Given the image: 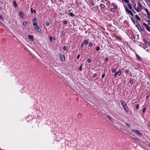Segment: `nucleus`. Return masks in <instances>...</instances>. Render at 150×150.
I'll return each instance as SVG.
<instances>
[{"label":"nucleus","mask_w":150,"mask_h":150,"mask_svg":"<svg viewBox=\"0 0 150 150\" xmlns=\"http://www.w3.org/2000/svg\"><path fill=\"white\" fill-rule=\"evenodd\" d=\"M149 7L150 8V4H149Z\"/></svg>","instance_id":"bf43d9fd"},{"label":"nucleus","mask_w":150,"mask_h":150,"mask_svg":"<svg viewBox=\"0 0 150 150\" xmlns=\"http://www.w3.org/2000/svg\"><path fill=\"white\" fill-rule=\"evenodd\" d=\"M116 73L117 74V75H118L119 76H120L121 74V71L120 70H119L118 72H116Z\"/></svg>","instance_id":"4468645a"},{"label":"nucleus","mask_w":150,"mask_h":150,"mask_svg":"<svg viewBox=\"0 0 150 150\" xmlns=\"http://www.w3.org/2000/svg\"><path fill=\"white\" fill-rule=\"evenodd\" d=\"M63 23L64 24H67V22L66 21H64L63 22Z\"/></svg>","instance_id":"ea45409f"},{"label":"nucleus","mask_w":150,"mask_h":150,"mask_svg":"<svg viewBox=\"0 0 150 150\" xmlns=\"http://www.w3.org/2000/svg\"><path fill=\"white\" fill-rule=\"evenodd\" d=\"M145 110H146V108H143V109L142 111V112L143 113L144 112H145Z\"/></svg>","instance_id":"f704fd0d"},{"label":"nucleus","mask_w":150,"mask_h":150,"mask_svg":"<svg viewBox=\"0 0 150 150\" xmlns=\"http://www.w3.org/2000/svg\"><path fill=\"white\" fill-rule=\"evenodd\" d=\"M96 75V74H93V76L94 78H95Z\"/></svg>","instance_id":"49530a36"},{"label":"nucleus","mask_w":150,"mask_h":150,"mask_svg":"<svg viewBox=\"0 0 150 150\" xmlns=\"http://www.w3.org/2000/svg\"><path fill=\"white\" fill-rule=\"evenodd\" d=\"M33 25L34 27V28L37 30V31L40 32L41 30L39 26H38L37 23L36 22L34 21V23L33 24Z\"/></svg>","instance_id":"f257e3e1"},{"label":"nucleus","mask_w":150,"mask_h":150,"mask_svg":"<svg viewBox=\"0 0 150 150\" xmlns=\"http://www.w3.org/2000/svg\"><path fill=\"white\" fill-rule=\"evenodd\" d=\"M19 16L21 17H22L23 16V12H22V11H20L19 12Z\"/></svg>","instance_id":"f3484780"},{"label":"nucleus","mask_w":150,"mask_h":150,"mask_svg":"<svg viewBox=\"0 0 150 150\" xmlns=\"http://www.w3.org/2000/svg\"><path fill=\"white\" fill-rule=\"evenodd\" d=\"M105 76V74L104 73L102 74V78H103Z\"/></svg>","instance_id":"09e8293b"},{"label":"nucleus","mask_w":150,"mask_h":150,"mask_svg":"<svg viewBox=\"0 0 150 150\" xmlns=\"http://www.w3.org/2000/svg\"><path fill=\"white\" fill-rule=\"evenodd\" d=\"M108 58L106 57L105 58V61H108Z\"/></svg>","instance_id":"603ef678"},{"label":"nucleus","mask_w":150,"mask_h":150,"mask_svg":"<svg viewBox=\"0 0 150 150\" xmlns=\"http://www.w3.org/2000/svg\"><path fill=\"white\" fill-rule=\"evenodd\" d=\"M121 104L123 108H124L125 107H127L126 105L125 101H124L123 102H122L121 103Z\"/></svg>","instance_id":"6e6552de"},{"label":"nucleus","mask_w":150,"mask_h":150,"mask_svg":"<svg viewBox=\"0 0 150 150\" xmlns=\"http://www.w3.org/2000/svg\"><path fill=\"white\" fill-rule=\"evenodd\" d=\"M133 7L135 9L136 11L137 12H139L141 11V10H140L138 7H136V5H134L133 6Z\"/></svg>","instance_id":"39448f33"},{"label":"nucleus","mask_w":150,"mask_h":150,"mask_svg":"<svg viewBox=\"0 0 150 150\" xmlns=\"http://www.w3.org/2000/svg\"><path fill=\"white\" fill-rule=\"evenodd\" d=\"M27 23L26 21H24L23 22V24L25 26H26L27 25Z\"/></svg>","instance_id":"4be33fe9"},{"label":"nucleus","mask_w":150,"mask_h":150,"mask_svg":"<svg viewBox=\"0 0 150 150\" xmlns=\"http://www.w3.org/2000/svg\"><path fill=\"white\" fill-rule=\"evenodd\" d=\"M92 45V43L90 42L88 44V46L89 47H91Z\"/></svg>","instance_id":"c9c22d12"},{"label":"nucleus","mask_w":150,"mask_h":150,"mask_svg":"<svg viewBox=\"0 0 150 150\" xmlns=\"http://www.w3.org/2000/svg\"><path fill=\"white\" fill-rule=\"evenodd\" d=\"M30 10H31V13H33V9L32 8H30Z\"/></svg>","instance_id":"79ce46f5"},{"label":"nucleus","mask_w":150,"mask_h":150,"mask_svg":"<svg viewBox=\"0 0 150 150\" xmlns=\"http://www.w3.org/2000/svg\"><path fill=\"white\" fill-rule=\"evenodd\" d=\"M83 44H82L81 45V47H82V46H83Z\"/></svg>","instance_id":"052dcab7"},{"label":"nucleus","mask_w":150,"mask_h":150,"mask_svg":"<svg viewBox=\"0 0 150 150\" xmlns=\"http://www.w3.org/2000/svg\"><path fill=\"white\" fill-rule=\"evenodd\" d=\"M129 71L128 70H125V73L126 74V76H127V74L128 73Z\"/></svg>","instance_id":"cd10ccee"},{"label":"nucleus","mask_w":150,"mask_h":150,"mask_svg":"<svg viewBox=\"0 0 150 150\" xmlns=\"http://www.w3.org/2000/svg\"><path fill=\"white\" fill-rule=\"evenodd\" d=\"M116 70L115 69H112V71L113 73H115L116 71Z\"/></svg>","instance_id":"bb28decb"},{"label":"nucleus","mask_w":150,"mask_h":150,"mask_svg":"<svg viewBox=\"0 0 150 150\" xmlns=\"http://www.w3.org/2000/svg\"><path fill=\"white\" fill-rule=\"evenodd\" d=\"M123 1L126 3H128L129 2V1L128 0H123Z\"/></svg>","instance_id":"c85d7f7f"},{"label":"nucleus","mask_w":150,"mask_h":150,"mask_svg":"<svg viewBox=\"0 0 150 150\" xmlns=\"http://www.w3.org/2000/svg\"><path fill=\"white\" fill-rule=\"evenodd\" d=\"M37 20V19L36 18H35L33 19V20L34 21H36V20Z\"/></svg>","instance_id":"6e6d98bb"},{"label":"nucleus","mask_w":150,"mask_h":150,"mask_svg":"<svg viewBox=\"0 0 150 150\" xmlns=\"http://www.w3.org/2000/svg\"><path fill=\"white\" fill-rule=\"evenodd\" d=\"M100 50V48L99 47H97L96 48V51H98Z\"/></svg>","instance_id":"a878e982"},{"label":"nucleus","mask_w":150,"mask_h":150,"mask_svg":"<svg viewBox=\"0 0 150 150\" xmlns=\"http://www.w3.org/2000/svg\"><path fill=\"white\" fill-rule=\"evenodd\" d=\"M81 68H82V66H81V65L80 67L79 68V69L80 70H81Z\"/></svg>","instance_id":"c03bdc74"},{"label":"nucleus","mask_w":150,"mask_h":150,"mask_svg":"<svg viewBox=\"0 0 150 150\" xmlns=\"http://www.w3.org/2000/svg\"><path fill=\"white\" fill-rule=\"evenodd\" d=\"M136 27L137 28H138V29L139 31H142V28H141L140 26L139 25H136Z\"/></svg>","instance_id":"1a4fd4ad"},{"label":"nucleus","mask_w":150,"mask_h":150,"mask_svg":"<svg viewBox=\"0 0 150 150\" xmlns=\"http://www.w3.org/2000/svg\"><path fill=\"white\" fill-rule=\"evenodd\" d=\"M132 11L134 13H136V12L134 11V10H132Z\"/></svg>","instance_id":"5fc2aeb1"},{"label":"nucleus","mask_w":150,"mask_h":150,"mask_svg":"<svg viewBox=\"0 0 150 150\" xmlns=\"http://www.w3.org/2000/svg\"><path fill=\"white\" fill-rule=\"evenodd\" d=\"M135 18L138 21H140L141 19L138 16V15H135Z\"/></svg>","instance_id":"9b49d317"},{"label":"nucleus","mask_w":150,"mask_h":150,"mask_svg":"<svg viewBox=\"0 0 150 150\" xmlns=\"http://www.w3.org/2000/svg\"><path fill=\"white\" fill-rule=\"evenodd\" d=\"M52 40H55V38L54 37H53L52 38Z\"/></svg>","instance_id":"3c124183"},{"label":"nucleus","mask_w":150,"mask_h":150,"mask_svg":"<svg viewBox=\"0 0 150 150\" xmlns=\"http://www.w3.org/2000/svg\"><path fill=\"white\" fill-rule=\"evenodd\" d=\"M0 18L2 20H3V18L2 16L1 15L0 16Z\"/></svg>","instance_id":"4c0bfd02"},{"label":"nucleus","mask_w":150,"mask_h":150,"mask_svg":"<svg viewBox=\"0 0 150 150\" xmlns=\"http://www.w3.org/2000/svg\"><path fill=\"white\" fill-rule=\"evenodd\" d=\"M13 4L14 6L16 7H16L18 8L17 4L15 1H13Z\"/></svg>","instance_id":"f8f14e48"},{"label":"nucleus","mask_w":150,"mask_h":150,"mask_svg":"<svg viewBox=\"0 0 150 150\" xmlns=\"http://www.w3.org/2000/svg\"><path fill=\"white\" fill-rule=\"evenodd\" d=\"M63 49L64 50H67V47L66 46H64L63 47Z\"/></svg>","instance_id":"6ab92c4d"},{"label":"nucleus","mask_w":150,"mask_h":150,"mask_svg":"<svg viewBox=\"0 0 150 150\" xmlns=\"http://www.w3.org/2000/svg\"><path fill=\"white\" fill-rule=\"evenodd\" d=\"M148 22L150 23V20H149V21H148Z\"/></svg>","instance_id":"e2e57ef3"},{"label":"nucleus","mask_w":150,"mask_h":150,"mask_svg":"<svg viewBox=\"0 0 150 150\" xmlns=\"http://www.w3.org/2000/svg\"><path fill=\"white\" fill-rule=\"evenodd\" d=\"M100 7L102 8H103L105 7V6L103 4H101L100 5Z\"/></svg>","instance_id":"aec40b11"},{"label":"nucleus","mask_w":150,"mask_h":150,"mask_svg":"<svg viewBox=\"0 0 150 150\" xmlns=\"http://www.w3.org/2000/svg\"><path fill=\"white\" fill-rule=\"evenodd\" d=\"M88 43V41L87 40H85L83 41V43L85 45H86Z\"/></svg>","instance_id":"412c9836"},{"label":"nucleus","mask_w":150,"mask_h":150,"mask_svg":"<svg viewBox=\"0 0 150 150\" xmlns=\"http://www.w3.org/2000/svg\"><path fill=\"white\" fill-rule=\"evenodd\" d=\"M33 12L34 13H35L36 12V11L35 10H34V11H33Z\"/></svg>","instance_id":"4d7b16f0"},{"label":"nucleus","mask_w":150,"mask_h":150,"mask_svg":"<svg viewBox=\"0 0 150 150\" xmlns=\"http://www.w3.org/2000/svg\"><path fill=\"white\" fill-rule=\"evenodd\" d=\"M1 23V22L0 21V23Z\"/></svg>","instance_id":"0e129e2a"},{"label":"nucleus","mask_w":150,"mask_h":150,"mask_svg":"<svg viewBox=\"0 0 150 150\" xmlns=\"http://www.w3.org/2000/svg\"><path fill=\"white\" fill-rule=\"evenodd\" d=\"M149 146L150 147V144H149Z\"/></svg>","instance_id":"680f3d73"},{"label":"nucleus","mask_w":150,"mask_h":150,"mask_svg":"<svg viewBox=\"0 0 150 150\" xmlns=\"http://www.w3.org/2000/svg\"><path fill=\"white\" fill-rule=\"evenodd\" d=\"M133 83V80H130L129 81V83H130V84H132V83Z\"/></svg>","instance_id":"e433bc0d"},{"label":"nucleus","mask_w":150,"mask_h":150,"mask_svg":"<svg viewBox=\"0 0 150 150\" xmlns=\"http://www.w3.org/2000/svg\"><path fill=\"white\" fill-rule=\"evenodd\" d=\"M137 3L138 5V6H137L141 10V9H143V8L141 4L139 1H137Z\"/></svg>","instance_id":"0eeeda50"},{"label":"nucleus","mask_w":150,"mask_h":150,"mask_svg":"<svg viewBox=\"0 0 150 150\" xmlns=\"http://www.w3.org/2000/svg\"><path fill=\"white\" fill-rule=\"evenodd\" d=\"M45 24H46V25L47 26H48L49 25V23L48 22H47V21L46 22Z\"/></svg>","instance_id":"c756f323"},{"label":"nucleus","mask_w":150,"mask_h":150,"mask_svg":"<svg viewBox=\"0 0 150 150\" xmlns=\"http://www.w3.org/2000/svg\"><path fill=\"white\" fill-rule=\"evenodd\" d=\"M132 131L134 132L138 136L141 137H142V134L138 130H132Z\"/></svg>","instance_id":"f03ea898"},{"label":"nucleus","mask_w":150,"mask_h":150,"mask_svg":"<svg viewBox=\"0 0 150 150\" xmlns=\"http://www.w3.org/2000/svg\"><path fill=\"white\" fill-rule=\"evenodd\" d=\"M125 110L126 111V112H129V109H128V107L127 106L126 107H125L124 108Z\"/></svg>","instance_id":"dca6fc26"},{"label":"nucleus","mask_w":150,"mask_h":150,"mask_svg":"<svg viewBox=\"0 0 150 150\" xmlns=\"http://www.w3.org/2000/svg\"><path fill=\"white\" fill-rule=\"evenodd\" d=\"M114 7L115 8V9H117V6L116 5H115V4H114Z\"/></svg>","instance_id":"58836bf2"},{"label":"nucleus","mask_w":150,"mask_h":150,"mask_svg":"<svg viewBox=\"0 0 150 150\" xmlns=\"http://www.w3.org/2000/svg\"><path fill=\"white\" fill-rule=\"evenodd\" d=\"M147 150H149V149H147Z\"/></svg>","instance_id":"69168bd1"},{"label":"nucleus","mask_w":150,"mask_h":150,"mask_svg":"<svg viewBox=\"0 0 150 150\" xmlns=\"http://www.w3.org/2000/svg\"><path fill=\"white\" fill-rule=\"evenodd\" d=\"M144 42L146 45H147V44H148V42L146 40Z\"/></svg>","instance_id":"a19ab883"},{"label":"nucleus","mask_w":150,"mask_h":150,"mask_svg":"<svg viewBox=\"0 0 150 150\" xmlns=\"http://www.w3.org/2000/svg\"><path fill=\"white\" fill-rule=\"evenodd\" d=\"M144 9L145 10V11H146V12L147 13V14L148 13H149V12H150L146 8H145Z\"/></svg>","instance_id":"b1692460"},{"label":"nucleus","mask_w":150,"mask_h":150,"mask_svg":"<svg viewBox=\"0 0 150 150\" xmlns=\"http://www.w3.org/2000/svg\"><path fill=\"white\" fill-rule=\"evenodd\" d=\"M52 37H51V36H50V42H51L52 41Z\"/></svg>","instance_id":"8fccbe9b"},{"label":"nucleus","mask_w":150,"mask_h":150,"mask_svg":"<svg viewBox=\"0 0 150 150\" xmlns=\"http://www.w3.org/2000/svg\"><path fill=\"white\" fill-rule=\"evenodd\" d=\"M143 25L145 26L146 30L150 32V27L146 25L145 23H143L142 24Z\"/></svg>","instance_id":"7ed1b4c3"},{"label":"nucleus","mask_w":150,"mask_h":150,"mask_svg":"<svg viewBox=\"0 0 150 150\" xmlns=\"http://www.w3.org/2000/svg\"><path fill=\"white\" fill-rule=\"evenodd\" d=\"M60 57L61 60L62 62H64L65 60V58L64 55L60 54Z\"/></svg>","instance_id":"423d86ee"},{"label":"nucleus","mask_w":150,"mask_h":150,"mask_svg":"<svg viewBox=\"0 0 150 150\" xmlns=\"http://www.w3.org/2000/svg\"><path fill=\"white\" fill-rule=\"evenodd\" d=\"M91 59H88V60H87V62H88V63H90L91 62Z\"/></svg>","instance_id":"72a5a7b5"},{"label":"nucleus","mask_w":150,"mask_h":150,"mask_svg":"<svg viewBox=\"0 0 150 150\" xmlns=\"http://www.w3.org/2000/svg\"><path fill=\"white\" fill-rule=\"evenodd\" d=\"M113 124H115L116 123V121L114 119L112 122Z\"/></svg>","instance_id":"473e14b6"},{"label":"nucleus","mask_w":150,"mask_h":150,"mask_svg":"<svg viewBox=\"0 0 150 150\" xmlns=\"http://www.w3.org/2000/svg\"><path fill=\"white\" fill-rule=\"evenodd\" d=\"M148 15V18L150 19V13L149 12L147 14Z\"/></svg>","instance_id":"5701e85b"},{"label":"nucleus","mask_w":150,"mask_h":150,"mask_svg":"<svg viewBox=\"0 0 150 150\" xmlns=\"http://www.w3.org/2000/svg\"><path fill=\"white\" fill-rule=\"evenodd\" d=\"M117 74H116V73H115V74H114V76H115V77H116V76H117Z\"/></svg>","instance_id":"864d4df0"},{"label":"nucleus","mask_w":150,"mask_h":150,"mask_svg":"<svg viewBox=\"0 0 150 150\" xmlns=\"http://www.w3.org/2000/svg\"><path fill=\"white\" fill-rule=\"evenodd\" d=\"M107 117L110 120L111 122H112V120H113L114 119L112 118V117H110L109 115H108L107 116Z\"/></svg>","instance_id":"ddd939ff"},{"label":"nucleus","mask_w":150,"mask_h":150,"mask_svg":"<svg viewBox=\"0 0 150 150\" xmlns=\"http://www.w3.org/2000/svg\"><path fill=\"white\" fill-rule=\"evenodd\" d=\"M125 11L127 13L129 14H130V15L132 16H133V13H132V11L129 10L128 8L127 7H126L125 8Z\"/></svg>","instance_id":"20e7f679"},{"label":"nucleus","mask_w":150,"mask_h":150,"mask_svg":"<svg viewBox=\"0 0 150 150\" xmlns=\"http://www.w3.org/2000/svg\"><path fill=\"white\" fill-rule=\"evenodd\" d=\"M131 20L132 21V22L134 24H135V21H134V19L132 18H131Z\"/></svg>","instance_id":"393cba45"},{"label":"nucleus","mask_w":150,"mask_h":150,"mask_svg":"<svg viewBox=\"0 0 150 150\" xmlns=\"http://www.w3.org/2000/svg\"><path fill=\"white\" fill-rule=\"evenodd\" d=\"M28 38L31 40L32 41L33 40V36L31 35H29L28 36Z\"/></svg>","instance_id":"9d476101"},{"label":"nucleus","mask_w":150,"mask_h":150,"mask_svg":"<svg viewBox=\"0 0 150 150\" xmlns=\"http://www.w3.org/2000/svg\"><path fill=\"white\" fill-rule=\"evenodd\" d=\"M125 125L126 126H127L128 127H130V125H129L128 124V123H126L125 124Z\"/></svg>","instance_id":"a18cd8bd"},{"label":"nucleus","mask_w":150,"mask_h":150,"mask_svg":"<svg viewBox=\"0 0 150 150\" xmlns=\"http://www.w3.org/2000/svg\"><path fill=\"white\" fill-rule=\"evenodd\" d=\"M80 56V54H78L77 57V58L78 59L79 58Z\"/></svg>","instance_id":"de8ad7c7"},{"label":"nucleus","mask_w":150,"mask_h":150,"mask_svg":"<svg viewBox=\"0 0 150 150\" xmlns=\"http://www.w3.org/2000/svg\"><path fill=\"white\" fill-rule=\"evenodd\" d=\"M148 96H146V98H148Z\"/></svg>","instance_id":"13d9d810"},{"label":"nucleus","mask_w":150,"mask_h":150,"mask_svg":"<svg viewBox=\"0 0 150 150\" xmlns=\"http://www.w3.org/2000/svg\"><path fill=\"white\" fill-rule=\"evenodd\" d=\"M111 12H113L114 11V9L113 8H112L110 9Z\"/></svg>","instance_id":"2f4dec72"},{"label":"nucleus","mask_w":150,"mask_h":150,"mask_svg":"<svg viewBox=\"0 0 150 150\" xmlns=\"http://www.w3.org/2000/svg\"><path fill=\"white\" fill-rule=\"evenodd\" d=\"M69 15L71 16H75V14L72 12H70L69 13Z\"/></svg>","instance_id":"a211bd4d"},{"label":"nucleus","mask_w":150,"mask_h":150,"mask_svg":"<svg viewBox=\"0 0 150 150\" xmlns=\"http://www.w3.org/2000/svg\"><path fill=\"white\" fill-rule=\"evenodd\" d=\"M127 6H128V7L129 9H130L131 10H132V8L130 4H128Z\"/></svg>","instance_id":"2eb2a0df"},{"label":"nucleus","mask_w":150,"mask_h":150,"mask_svg":"<svg viewBox=\"0 0 150 150\" xmlns=\"http://www.w3.org/2000/svg\"><path fill=\"white\" fill-rule=\"evenodd\" d=\"M136 108L137 109H139V105L138 104H137L136 106Z\"/></svg>","instance_id":"7c9ffc66"},{"label":"nucleus","mask_w":150,"mask_h":150,"mask_svg":"<svg viewBox=\"0 0 150 150\" xmlns=\"http://www.w3.org/2000/svg\"><path fill=\"white\" fill-rule=\"evenodd\" d=\"M90 4L92 6H93L94 5V4L93 2H91L90 3Z\"/></svg>","instance_id":"37998d69"}]
</instances>
